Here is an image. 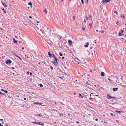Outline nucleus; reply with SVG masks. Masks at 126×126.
I'll return each mask as SVG.
<instances>
[{
	"instance_id": "774afa93",
	"label": "nucleus",
	"mask_w": 126,
	"mask_h": 126,
	"mask_svg": "<svg viewBox=\"0 0 126 126\" xmlns=\"http://www.w3.org/2000/svg\"><path fill=\"white\" fill-rule=\"evenodd\" d=\"M22 49H24V47H22Z\"/></svg>"
},
{
	"instance_id": "864d4df0",
	"label": "nucleus",
	"mask_w": 126,
	"mask_h": 126,
	"mask_svg": "<svg viewBox=\"0 0 126 126\" xmlns=\"http://www.w3.org/2000/svg\"><path fill=\"white\" fill-rule=\"evenodd\" d=\"M32 16H29V18H32Z\"/></svg>"
},
{
	"instance_id": "4c0bfd02",
	"label": "nucleus",
	"mask_w": 126,
	"mask_h": 126,
	"mask_svg": "<svg viewBox=\"0 0 126 126\" xmlns=\"http://www.w3.org/2000/svg\"><path fill=\"white\" fill-rule=\"evenodd\" d=\"M100 31L102 33H103L104 32V31Z\"/></svg>"
},
{
	"instance_id": "49530a36",
	"label": "nucleus",
	"mask_w": 126,
	"mask_h": 126,
	"mask_svg": "<svg viewBox=\"0 0 126 126\" xmlns=\"http://www.w3.org/2000/svg\"><path fill=\"white\" fill-rule=\"evenodd\" d=\"M86 1H87L86 3H88V0H86Z\"/></svg>"
},
{
	"instance_id": "c03bdc74",
	"label": "nucleus",
	"mask_w": 126,
	"mask_h": 126,
	"mask_svg": "<svg viewBox=\"0 0 126 126\" xmlns=\"http://www.w3.org/2000/svg\"><path fill=\"white\" fill-rule=\"evenodd\" d=\"M13 54L14 55H15V56L16 55V54L15 53H13Z\"/></svg>"
},
{
	"instance_id": "2eb2a0df",
	"label": "nucleus",
	"mask_w": 126,
	"mask_h": 126,
	"mask_svg": "<svg viewBox=\"0 0 126 126\" xmlns=\"http://www.w3.org/2000/svg\"><path fill=\"white\" fill-rule=\"evenodd\" d=\"M39 124L40 125H41L42 126H43L44 125V123H43L41 122H39Z\"/></svg>"
},
{
	"instance_id": "13d9d810",
	"label": "nucleus",
	"mask_w": 126,
	"mask_h": 126,
	"mask_svg": "<svg viewBox=\"0 0 126 126\" xmlns=\"http://www.w3.org/2000/svg\"><path fill=\"white\" fill-rule=\"evenodd\" d=\"M91 55H93V52L91 53Z\"/></svg>"
},
{
	"instance_id": "ea45409f",
	"label": "nucleus",
	"mask_w": 126,
	"mask_h": 126,
	"mask_svg": "<svg viewBox=\"0 0 126 126\" xmlns=\"http://www.w3.org/2000/svg\"><path fill=\"white\" fill-rule=\"evenodd\" d=\"M32 72H30V75L31 76H32Z\"/></svg>"
},
{
	"instance_id": "f8f14e48",
	"label": "nucleus",
	"mask_w": 126,
	"mask_h": 126,
	"mask_svg": "<svg viewBox=\"0 0 126 126\" xmlns=\"http://www.w3.org/2000/svg\"><path fill=\"white\" fill-rule=\"evenodd\" d=\"M79 95L82 98H83L84 97V99H85V98L86 97H84V96L83 95L82 96L81 94H79Z\"/></svg>"
},
{
	"instance_id": "c756f323",
	"label": "nucleus",
	"mask_w": 126,
	"mask_h": 126,
	"mask_svg": "<svg viewBox=\"0 0 126 126\" xmlns=\"http://www.w3.org/2000/svg\"><path fill=\"white\" fill-rule=\"evenodd\" d=\"M116 112H119V113H121V112L120 111H118V110H116Z\"/></svg>"
},
{
	"instance_id": "5fc2aeb1",
	"label": "nucleus",
	"mask_w": 126,
	"mask_h": 126,
	"mask_svg": "<svg viewBox=\"0 0 126 126\" xmlns=\"http://www.w3.org/2000/svg\"><path fill=\"white\" fill-rule=\"evenodd\" d=\"M15 37L16 38H17V36H15Z\"/></svg>"
},
{
	"instance_id": "79ce46f5",
	"label": "nucleus",
	"mask_w": 126,
	"mask_h": 126,
	"mask_svg": "<svg viewBox=\"0 0 126 126\" xmlns=\"http://www.w3.org/2000/svg\"><path fill=\"white\" fill-rule=\"evenodd\" d=\"M93 98L92 97H90L89 98V100H91Z\"/></svg>"
},
{
	"instance_id": "20e7f679",
	"label": "nucleus",
	"mask_w": 126,
	"mask_h": 126,
	"mask_svg": "<svg viewBox=\"0 0 126 126\" xmlns=\"http://www.w3.org/2000/svg\"><path fill=\"white\" fill-rule=\"evenodd\" d=\"M12 62V61L11 60H7L6 62V64H10Z\"/></svg>"
},
{
	"instance_id": "a18cd8bd",
	"label": "nucleus",
	"mask_w": 126,
	"mask_h": 126,
	"mask_svg": "<svg viewBox=\"0 0 126 126\" xmlns=\"http://www.w3.org/2000/svg\"><path fill=\"white\" fill-rule=\"evenodd\" d=\"M99 20H100V19H99ZM101 22V23H102V21H98V22Z\"/></svg>"
},
{
	"instance_id": "e433bc0d",
	"label": "nucleus",
	"mask_w": 126,
	"mask_h": 126,
	"mask_svg": "<svg viewBox=\"0 0 126 126\" xmlns=\"http://www.w3.org/2000/svg\"><path fill=\"white\" fill-rule=\"evenodd\" d=\"M17 57L19 58L21 60H22V58H20L19 56H17Z\"/></svg>"
},
{
	"instance_id": "7ed1b4c3",
	"label": "nucleus",
	"mask_w": 126,
	"mask_h": 126,
	"mask_svg": "<svg viewBox=\"0 0 126 126\" xmlns=\"http://www.w3.org/2000/svg\"><path fill=\"white\" fill-rule=\"evenodd\" d=\"M110 1V0H104L102 1L101 2L102 3L104 4V3H105L106 2H108Z\"/></svg>"
},
{
	"instance_id": "aec40b11",
	"label": "nucleus",
	"mask_w": 126,
	"mask_h": 126,
	"mask_svg": "<svg viewBox=\"0 0 126 126\" xmlns=\"http://www.w3.org/2000/svg\"><path fill=\"white\" fill-rule=\"evenodd\" d=\"M2 10L3 11H4V13H6V10H5V9H4V8H3L2 9Z\"/></svg>"
},
{
	"instance_id": "72a5a7b5",
	"label": "nucleus",
	"mask_w": 126,
	"mask_h": 126,
	"mask_svg": "<svg viewBox=\"0 0 126 126\" xmlns=\"http://www.w3.org/2000/svg\"><path fill=\"white\" fill-rule=\"evenodd\" d=\"M73 18L74 20L75 18V17L74 16H73Z\"/></svg>"
},
{
	"instance_id": "c85d7f7f",
	"label": "nucleus",
	"mask_w": 126,
	"mask_h": 126,
	"mask_svg": "<svg viewBox=\"0 0 126 126\" xmlns=\"http://www.w3.org/2000/svg\"><path fill=\"white\" fill-rule=\"evenodd\" d=\"M116 23L117 25H119V23L118 22V21H117L116 22Z\"/></svg>"
},
{
	"instance_id": "a878e982",
	"label": "nucleus",
	"mask_w": 126,
	"mask_h": 126,
	"mask_svg": "<svg viewBox=\"0 0 126 126\" xmlns=\"http://www.w3.org/2000/svg\"><path fill=\"white\" fill-rule=\"evenodd\" d=\"M44 11L45 13H46V14H47V11L46 9H45V10H44Z\"/></svg>"
},
{
	"instance_id": "dca6fc26",
	"label": "nucleus",
	"mask_w": 126,
	"mask_h": 126,
	"mask_svg": "<svg viewBox=\"0 0 126 126\" xmlns=\"http://www.w3.org/2000/svg\"><path fill=\"white\" fill-rule=\"evenodd\" d=\"M121 16L122 18H125V16L124 15L122 14L121 15Z\"/></svg>"
},
{
	"instance_id": "58836bf2",
	"label": "nucleus",
	"mask_w": 126,
	"mask_h": 126,
	"mask_svg": "<svg viewBox=\"0 0 126 126\" xmlns=\"http://www.w3.org/2000/svg\"><path fill=\"white\" fill-rule=\"evenodd\" d=\"M114 13H115L117 15V11H115L114 12Z\"/></svg>"
},
{
	"instance_id": "f3484780",
	"label": "nucleus",
	"mask_w": 126,
	"mask_h": 126,
	"mask_svg": "<svg viewBox=\"0 0 126 126\" xmlns=\"http://www.w3.org/2000/svg\"><path fill=\"white\" fill-rule=\"evenodd\" d=\"M124 34H123L121 32H119V36H121Z\"/></svg>"
},
{
	"instance_id": "4468645a",
	"label": "nucleus",
	"mask_w": 126,
	"mask_h": 126,
	"mask_svg": "<svg viewBox=\"0 0 126 126\" xmlns=\"http://www.w3.org/2000/svg\"><path fill=\"white\" fill-rule=\"evenodd\" d=\"M1 91H4V92L5 93H8V92L7 91V90L4 91V90H3V89H1Z\"/></svg>"
},
{
	"instance_id": "4be33fe9",
	"label": "nucleus",
	"mask_w": 126,
	"mask_h": 126,
	"mask_svg": "<svg viewBox=\"0 0 126 126\" xmlns=\"http://www.w3.org/2000/svg\"><path fill=\"white\" fill-rule=\"evenodd\" d=\"M0 94L2 95H4L5 94L4 93H3L0 91Z\"/></svg>"
},
{
	"instance_id": "bf43d9fd",
	"label": "nucleus",
	"mask_w": 126,
	"mask_h": 126,
	"mask_svg": "<svg viewBox=\"0 0 126 126\" xmlns=\"http://www.w3.org/2000/svg\"><path fill=\"white\" fill-rule=\"evenodd\" d=\"M61 104H62V105H63V103H62V102H61Z\"/></svg>"
},
{
	"instance_id": "473e14b6",
	"label": "nucleus",
	"mask_w": 126,
	"mask_h": 126,
	"mask_svg": "<svg viewBox=\"0 0 126 126\" xmlns=\"http://www.w3.org/2000/svg\"><path fill=\"white\" fill-rule=\"evenodd\" d=\"M50 68L52 70H53V68L52 66H50Z\"/></svg>"
},
{
	"instance_id": "4d7b16f0",
	"label": "nucleus",
	"mask_w": 126,
	"mask_h": 126,
	"mask_svg": "<svg viewBox=\"0 0 126 126\" xmlns=\"http://www.w3.org/2000/svg\"><path fill=\"white\" fill-rule=\"evenodd\" d=\"M84 22H86V20L85 19H84Z\"/></svg>"
},
{
	"instance_id": "a19ab883",
	"label": "nucleus",
	"mask_w": 126,
	"mask_h": 126,
	"mask_svg": "<svg viewBox=\"0 0 126 126\" xmlns=\"http://www.w3.org/2000/svg\"><path fill=\"white\" fill-rule=\"evenodd\" d=\"M121 33H123V32H124V30H122V29H121Z\"/></svg>"
},
{
	"instance_id": "680f3d73",
	"label": "nucleus",
	"mask_w": 126,
	"mask_h": 126,
	"mask_svg": "<svg viewBox=\"0 0 126 126\" xmlns=\"http://www.w3.org/2000/svg\"><path fill=\"white\" fill-rule=\"evenodd\" d=\"M62 58L63 59H64V57H62Z\"/></svg>"
},
{
	"instance_id": "a211bd4d",
	"label": "nucleus",
	"mask_w": 126,
	"mask_h": 126,
	"mask_svg": "<svg viewBox=\"0 0 126 126\" xmlns=\"http://www.w3.org/2000/svg\"><path fill=\"white\" fill-rule=\"evenodd\" d=\"M32 123H34V124H37V125L39 124V123L38 122H32Z\"/></svg>"
},
{
	"instance_id": "9d476101",
	"label": "nucleus",
	"mask_w": 126,
	"mask_h": 126,
	"mask_svg": "<svg viewBox=\"0 0 126 126\" xmlns=\"http://www.w3.org/2000/svg\"><path fill=\"white\" fill-rule=\"evenodd\" d=\"M13 40L14 42L15 43H17L18 42V41L15 40V39L14 38H13Z\"/></svg>"
},
{
	"instance_id": "5701e85b",
	"label": "nucleus",
	"mask_w": 126,
	"mask_h": 126,
	"mask_svg": "<svg viewBox=\"0 0 126 126\" xmlns=\"http://www.w3.org/2000/svg\"><path fill=\"white\" fill-rule=\"evenodd\" d=\"M38 115L39 116H41V117L42 116V114L41 113H40L39 114H38V115L37 114V115Z\"/></svg>"
},
{
	"instance_id": "412c9836",
	"label": "nucleus",
	"mask_w": 126,
	"mask_h": 126,
	"mask_svg": "<svg viewBox=\"0 0 126 126\" xmlns=\"http://www.w3.org/2000/svg\"><path fill=\"white\" fill-rule=\"evenodd\" d=\"M89 26H90V28H91L92 27V26H93V25L91 23H90L89 24Z\"/></svg>"
},
{
	"instance_id": "cd10ccee",
	"label": "nucleus",
	"mask_w": 126,
	"mask_h": 126,
	"mask_svg": "<svg viewBox=\"0 0 126 126\" xmlns=\"http://www.w3.org/2000/svg\"><path fill=\"white\" fill-rule=\"evenodd\" d=\"M52 57H53L54 58H55V57L54 55L53 54H52Z\"/></svg>"
},
{
	"instance_id": "0eeeda50",
	"label": "nucleus",
	"mask_w": 126,
	"mask_h": 126,
	"mask_svg": "<svg viewBox=\"0 0 126 126\" xmlns=\"http://www.w3.org/2000/svg\"><path fill=\"white\" fill-rule=\"evenodd\" d=\"M68 42L70 45H72V40H69L68 41Z\"/></svg>"
},
{
	"instance_id": "e2e57ef3",
	"label": "nucleus",
	"mask_w": 126,
	"mask_h": 126,
	"mask_svg": "<svg viewBox=\"0 0 126 126\" xmlns=\"http://www.w3.org/2000/svg\"><path fill=\"white\" fill-rule=\"evenodd\" d=\"M12 68L13 69H15V68L14 67H12Z\"/></svg>"
},
{
	"instance_id": "f257e3e1",
	"label": "nucleus",
	"mask_w": 126,
	"mask_h": 126,
	"mask_svg": "<svg viewBox=\"0 0 126 126\" xmlns=\"http://www.w3.org/2000/svg\"><path fill=\"white\" fill-rule=\"evenodd\" d=\"M107 97L108 99H115L116 97H112L110 94H108L107 95Z\"/></svg>"
},
{
	"instance_id": "6e6552de",
	"label": "nucleus",
	"mask_w": 126,
	"mask_h": 126,
	"mask_svg": "<svg viewBox=\"0 0 126 126\" xmlns=\"http://www.w3.org/2000/svg\"><path fill=\"white\" fill-rule=\"evenodd\" d=\"M118 89V88H114L113 89V90L114 92L116 91Z\"/></svg>"
},
{
	"instance_id": "9b49d317",
	"label": "nucleus",
	"mask_w": 126,
	"mask_h": 126,
	"mask_svg": "<svg viewBox=\"0 0 126 126\" xmlns=\"http://www.w3.org/2000/svg\"><path fill=\"white\" fill-rule=\"evenodd\" d=\"M89 44V42H87L86 43V45L84 46V47H88V46Z\"/></svg>"
},
{
	"instance_id": "3c124183",
	"label": "nucleus",
	"mask_w": 126,
	"mask_h": 126,
	"mask_svg": "<svg viewBox=\"0 0 126 126\" xmlns=\"http://www.w3.org/2000/svg\"><path fill=\"white\" fill-rule=\"evenodd\" d=\"M0 120L1 121H2L3 120V119H0Z\"/></svg>"
},
{
	"instance_id": "1a4fd4ad",
	"label": "nucleus",
	"mask_w": 126,
	"mask_h": 126,
	"mask_svg": "<svg viewBox=\"0 0 126 126\" xmlns=\"http://www.w3.org/2000/svg\"><path fill=\"white\" fill-rule=\"evenodd\" d=\"M48 54L49 55V56L50 58H51L52 57V54H50V52H48Z\"/></svg>"
},
{
	"instance_id": "37998d69",
	"label": "nucleus",
	"mask_w": 126,
	"mask_h": 126,
	"mask_svg": "<svg viewBox=\"0 0 126 126\" xmlns=\"http://www.w3.org/2000/svg\"><path fill=\"white\" fill-rule=\"evenodd\" d=\"M30 73V72L28 71V72L27 73L28 74H29V73Z\"/></svg>"
},
{
	"instance_id": "bb28decb",
	"label": "nucleus",
	"mask_w": 126,
	"mask_h": 126,
	"mask_svg": "<svg viewBox=\"0 0 126 126\" xmlns=\"http://www.w3.org/2000/svg\"><path fill=\"white\" fill-rule=\"evenodd\" d=\"M89 18L90 19H91V20H92V17L91 15H90L89 16Z\"/></svg>"
},
{
	"instance_id": "de8ad7c7",
	"label": "nucleus",
	"mask_w": 126,
	"mask_h": 126,
	"mask_svg": "<svg viewBox=\"0 0 126 126\" xmlns=\"http://www.w3.org/2000/svg\"><path fill=\"white\" fill-rule=\"evenodd\" d=\"M110 114L111 115H113V114L112 113H111Z\"/></svg>"
},
{
	"instance_id": "b1692460",
	"label": "nucleus",
	"mask_w": 126,
	"mask_h": 126,
	"mask_svg": "<svg viewBox=\"0 0 126 126\" xmlns=\"http://www.w3.org/2000/svg\"><path fill=\"white\" fill-rule=\"evenodd\" d=\"M28 4L30 5H32V3L31 2H30Z\"/></svg>"
},
{
	"instance_id": "8fccbe9b",
	"label": "nucleus",
	"mask_w": 126,
	"mask_h": 126,
	"mask_svg": "<svg viewBox=\"0 0 126 126\" xmlns=\"http://www.w3.org/2000/svg\"><path fill=\"white\" fill-rule=\"evenodd\" d=\"M88 17H86V20H88Z\"/></svg>"
},
{
	"instance_id": "7c9ffc66",
	"label": "nucleus",
	"mask_w": 126,
	"mask_h": 126,
	"mask_svg": "<svg viewBox=\"0 0 126 126\" xmlns=\"http://www.w3.org/2000/svg\"><path fill=\"white\" fill-rule=\"evenodd\" d=\"M82 30L84 31H85V28L84 27H82Z\"/></svg>"
},
{
	"instance_id": "39448f33",
	"label": "nucleus",
	"mask_w": 126,
	"mask_h": 126,
	"mask_svg": "<svg viewBox=\"0 0 126 126\" xmlns=\"http://www.w3.org/2000/svg\"><path fill=\"white\" fill-rule=\"evenodd\" d=\"M1 3L3 6L5 7H7V5L5 3H4L2 1H1Z\"/></svg>"
},
{
	"instance_id": "f704fd0d",
	"label": "nucleus",
	"mask_w": 126,
	"mask_h": 126,
	"mask_svg": "<svg viewBox=\"0 0 126 126\" xmlns=\"http://www.w3.org/2000/svg\"><path fill=\"white\" fill-rule=\"evenodd\" d=\"M108 79L110 81H111V79H110V78H108Z\"/></svg>"
},
{
	"instance_id": "6e6d98bb",
	"label": "nucleus",
	"mask_w": 126,
	"mask_h": 126,
	"mask_svg": "<svg viewBox=\"0 0 126 126\" xmlns=\"http://www.w3.org/2000/svg\"><path fill=\"white\" fill-rule=\"evenodd\" d=\"M76 123H79V122L78 121Z\"/></svg>"
},
{
	"instance_id": "0e129e2a",
	"label": "nucleus",
	"mask_w": 126,
	"mask_h": 126,
	"mask_svg": "<svg viewBox=\"0 0 126 126\" xmlns=\"http://www.w3.org/2000/svg\"><path fill=\"white\" fill-rule=\"evenodd\" d=\"M95 96H98V95H95Z\"/></svg>"
},
{
	"instance_id": "69168bd1",
	"label": "nucleus",
	"mask_w": 126,
	"mask_h": 126,
	"mask_svg": "<svg viewBox=\"0 0 126 126\" xmlns=\"http://www.w3.org/2000/svg\"><path fill=\"white\" fill-rule=\"evenodd\" d=\"M74 94L75 95L76 94V93H74Z\"/></svg>"
},
{
	"instance_id": "052dcab7",
	"label": "nucleus",
	"mask_w": 126,
	"mask_h": 126,
	"mask_svg": "<svg viewBox=\"0 0 126 126\" xmlns=\"http://www.w3.org/2000/svg\"><path fill=\"white\" fill-rule=\"evenodd\" d=\"M24 100H26V98H24Z\"/></svg>"
},
{
	"instance_id": "393cba45",
	"label": "nucleus",
	"mask_w": 126,
	"mask_h": 126,
	"mask_svg": "<svg viewBox=\"0 0 126 126\" xmlns=\"http://www.w3.org/2000/svg\"><path fill=\"white\" fill-rule=\"evenodd\" d=\"M59 54L61 56H63L61 52L59 53Z\"/></svg>"
},
{
	"instance_id": "2f4dec72",
	"label": "nucleus",
	"mask_w": 126,
	"mask_h": 126,
	"mask_svg": "<svg viewBox=\"0 0 126 126\" xmlns=\"http://www.w3.org/2000/svg\"><path fill=\"white\" fill-rule=\"evenodd\" d=\"M40 86L41 87L43 86V85L41 84H40Z\"/></svg>"
},
{
	"instance_id": "c9c22d12",
	"label": "nucleus",
	"mask_w": 126,
	"mask_h": 126,
	"mask_svg": "<svg viewBox=\"0 0 126 126\" xmlns=\"http://www.w3.org/2000/svg\"><path fill=\"white\" fill-rule=\"evenodd\" d=\"M81 2L83 4L84 3V2L83 0H81Z\"/></svg>"
},
{
	"instance_id": "338daca9",
	"label": "nucleus",
	"mask_w": 126,
	"mask_h": 126,
	"mask_svg": "<svg viewBox=\"0 0 126 126\" xmlns=\"http://www.w3.org/2000/svg\"><path fill=\"white\" fill-rule=\"evenodd\" d=\"M104 122L106 124H107V122Z\"/></svg>"
},
{
	"instance_id": "f03ea898",
	"label": "nucleus",
	"mask_w": 126,
	"mask_h": 126,
	"mask_svg": "<svg viewBox=\"0 0 126 126\" xmlns=\"http://www.w3.org/2000/svg\"><path fill=\"white\" fill-rule=\"evenodd\" d=\"M58 61H53L52 62L54 63V64L56 65H58Z\"/></svg>"
},
{
	"instance_id": "603ef678",
	"label": "nucleus",
	"mask_w": 126,
	"mask_h": 126,
	"mask_svg": "<svg viewBox=\"0 0 126 126\" xmlns=\"http://www.w3.org/2000/svg\"><path fill=\"white\" fill-rule=\"evenodd\" d=\"M95 120L96 121H97L98 120V119H96Z\"/></svg>"
},
{
	"instance_id": "423d86ee",
	"label": "nucleus",
	"mask_w": 126,
	"mask_h": 126,
	"mask_svg": "<svg viewBox=\"0 0 126 126\" xmlns=\"http://www.w3.org/2000/svg\"><path fill=\"white\" fill-rule=\"evenodd\" d=\"M33 104H34L42 105L43 103H40L39 102H35Z\"/></svg>"
},
{
	"instance_id": "6ab92c4d",
	"label": "nucleus",
	"mask_w": 126,
	"mask_h": 126,
	"mask_svg": "<svg viewBox=\"0 0 126 126\" xmlns=\"http://www.w3.org/2000/svg\"><path fill=\"white\" fill-rule=\"evenodd\" d=\"M54 58L55 60L54 61H59V60H58L55 57Z\"/></svg>"
},
{
	"instance_id": "09e8293b",
	"label": "nucleus",
	"mask_w": 126,
	"mask_h": 126,
	"mask_svg": "<svg viewBox=\"0 0 126 126\" xmlns=\"http://www.w3.org/2000/svg\"><path fill=\"white\" fill-rule=\"evenodd\" d=\"M49 44H50L51 45H52L53 44L52 42L50 43Z\"/></svg>"
},
{
	"instance_id": "ddd939ff",
	"label": "nucleus",
	"mask_w": 126,
	"mask_h": 126,
	"mask_svg": "<svg viewBox=\"0 0 126 126\" xmlns=\"http://www.w3.org/2000/svg\"><path fill=\"white\" fill-rule=\"evenodd\" d=\"M101 75L102 76H104L105 75V74L103 72H102L101 73Z\"/></svg>"
}]
</instances>
